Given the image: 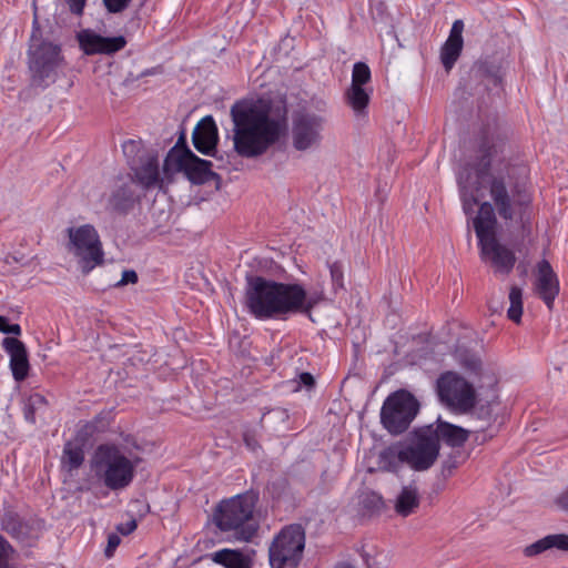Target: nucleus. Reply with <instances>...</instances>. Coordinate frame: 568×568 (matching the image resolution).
I'll list each match as a JSON object with an SVG mask.
<instances>
[{"mask_svg":"<svg viewBox=\"0 0 568 568\" xmlns=\"http://www.w3.org/2000/svg\"><path fill=\"white\" fill-rule=\"evenodd\" d=\"M437 393L442 403L455 412L466 413L476 403L473 385L454 372H446L438 378Z\"/></svg>","mask_w":568,"mask_h":568,"instance_id":"10","label":"nucleus"},{"mask_svg":"<svg viewBox=\"0 0 568 568\" xmlns=\"http://www.w3.org/2000/svg\"><path fill=\"white\" fill-rule=\"evenodd\" d=\"M463 30L464 23L462 20H456L450 29L449 37L442 48L440 59L443 65L449 71L457 61L463 49Z\"/></svg>","mask_w":568,"mask_h":568,"instance_id":"20","label":"nucleus"},{"mask_svg":"<svg viewBox=\"0 0 568 568\" xmlns=\"http://www.w3.org/2000/svg\"><path fill=\"white\" fill-rule=\"evenodd\" d=\"M457 183L465 214H473L480 203L473 225L483 260L490 262L497 272L509 273L515 264V255L496 240L495 211L506 222H524L531 204L526 168L510 165L489 152L476 165L462 169Z\"/></svg>","mask_w":568,"mask_h":568,"instance_id":"1","label":"nucleus"},{"mask_svg":"<svg viewBox=\"0 0 568 568\" xmlns=\"http://www.w3.org/2000/svg\"><path fill=\"white\" fill-rule=\"evenodd\" d=\"M556 501L559 507L568 510V488L557 497Z\"/></svg>","mask_w":568,"mask_h":568,"instance_id":"39","label":"nucleus"},{"mask_svg":"<svg viewBox=\"0 0 568 568\" xmlns=\"http://www.w3.org/2000/svg\"><path fill=\"white\" fill-rule=\"evenodd\" d=\"M371 81V70L364 62H356L352 71V83L345 97L347 104L352 108L357 118L366 115L372 90L366 88Z\"/></svg>","mask_w":568,"mask_h":568,"instance_id":"14","label":"nucleus"},{"mask_svg":"<svg viewBox=\"0 0 568 568\" xmlns=\"http://www.w3.org/2000/svg\"><path fill=\"white\" fill-rule=\"evenodd\" d=\"M337 568H354V567H352L349 565H342V566H338Z\"/></svg>","mask_w":568,"mask_h":568,"instance_id":"43","label":"nucleus"},{"mask_svg":"<svg viewBox=\"0 0 568 568\" xmlns=\"http://www.w3.org/2000/svg\"><path fill=\"white\" fill-rule=\"evenodd\" d=\"M176 173H183L191 182L201 184L210 180L211 162L197 158L186 148L175 145L164 160V174L173 178Z\"/></svg>","mask_w":568,"mask_h":568,"instance_id":"9","label":"nucleus"},{"mask_svg":"<svg viewBox=\"0 0 568 568\" xmlns=\"http://www.w3.org/2000/svg\"><path fill=\"white\" fill-rule=\"evenodd\" d=\"M138 281V275L132 270L123 271L121 280L118 282L119 286L126 284H134Z\"/></svg>","mask_w":568,"mask_h":568,"instance_id":"35","label":"nucleus"},{"mask_svg":"<svg viewBox=\"0 0 568 568\" xmlns=\"http://www.w3.org/2000/svg\"><path fill=\"white\" fill-rule=\"evenodd\" d=\"M109 204L112 205V206H116L119 203L115 199H110L109 200Z\"/></svg>","mask_w":568,"mask_h":568,"instance_id":"42","label":"nucleus"},{"mask_svg":"<svg viewBox=\"0 0 568 568\" xmlns=\"http://www.w3.org/2000/svg\"><path fill=\"white\" fill-rule=\"evenodd\" d=\"M425 429L430 433L433 438H436L438 444L443 442L452 447L462 446L468 438L466 429L439 419L436 426L430 425Z\"/></svg>","mask_w":568,"mask_h":568,"instance_id":"21","label":"nucleus"},{"mask_svg":"<svg viewBox=\"0 0 568 568\" xmlns=\"http://www.w3.org/2000/svg\"><path fill=\"white\" fill-rule=\"evenodd\" d=\"M255 504V496L247 493L224 499L216 506L213 520L220 530L233 532L236 539L247 540L252 534L248 523Z\"/></svg>","mask_w":568,"mask_h":568,"instance_id":"5","label":"nucleus"},{"mask_svg":"<svg viewBox=\"0 0 568 568\" xmlns=\"http://www.w3.org/2000/svg\"><path fill=\"white\" fill-rule=\"evenodd\" d=\"M324 300L322 291H306L298 283H283L262 276L251 277L245 290V307L257 320H284L310 314Z\"/></svg>","mask_w":568,"mask_h":568,"instance_id":"3","label":"nucleus"},{"mask_svg":"<svg viewBox=\"0 0 568 568\" xmlns=\"http://www.w3.org/2000/svg\"><path fill=\"white\" fill-rule=\"evenodd\" d=\"M72 12L80 14L85 4V0H67Z\"/></svg>","mask_w":568,"mask_h":568,"instance_id":"37","label":"nucleus"},{"mask_svg":"<svg viewBox=\"0 0 568 568\" xmlns=\"http://www.w3.org/2000/svg\"><path fill=\"white\" fill-rule=\"evenodd\" d=\"M84 460L83 449L73 444L67 443L61 457V467L64 471L71 473L79 468Z\"/></svg>","mask_w":568,"mask_h":568,"instance_id":"25","label":"nucleus"},{"mask_svg":"<svg viewBox=\"0 0 568 568\" xmlns=\"http://www.w3.org/2000/svg\"><path fill=\"white\" fill-rule=\"evenodd\" d=\"M134 172L138 181L145 187H162L165 181L169 182L172 179L164 174V168L160 172L159 160L154 155L145 156Z\"/></svg>","mask_w":568,"mask_h":568,"instance_id":"19","label":"nucleus"},{"mask_svg":"<svg viewBox=\"0 0 568 568\" xmlns=\"http://www.w3.org/2000/svg\"><path fill=\"white\" fill-rule=\"evenodd\" d=\"M192 140L195 149L203 154L210 155L215 150L219 134L212 116H205L197 123Z\"/></svg>","mask_w":568,"mask_h":568,"instance_id":"18","label":"nucleus"},{"mask_svg":"<svg viewBox=\"0 0 568 568\" xmlns=\"http://www.w3.org/2000/svg\"><path fill=\"white\" fill-rule=\"evenodd\" d=\"M67 251L75 260L83 274L90 273L104 262V251L97 229L91 224L67 230Z\"/></svg>","mask_w":568,"mask_h":568,"instance_id":"6","label":"nucleus"},{"mask_svg":"<svg viewBox=\"0 0 568 568\" xmlns=\"http://www.w3.org/2000/svg\"><path fill=\"white\" fill-rule=\"evenodd\" d=\"M2 346L10 356V368L14 379L23 381L29 372L28 354L23 343L13 337H6Z\"/></svg>","mask_w":568,"mask_h":568,"instance_id":"17","label":"nucleus"},{"mask_svg":"<svg viewBox=\"0 0 568 568\" xmlns=\"http://www.w3.org/2000/svg\"><path fill=\"white\" fill-rule=\"evenodd\" d=\"M364 559L369 568H381V564L377 560H371V555L368 552H365Z\"/></svg>","mask_w":568,"mask_h":568,"instance_id":"40","label":"nucleus"},{"mask_svg":"<svg viewBox=\"0 0 568 568\" xmlns=\"http://www.w3.org/2000/svg\"><path fill=\"white\" fill-rule=\"evenodd\" d=\"M305 535L301 526L285 527L270 547L272 568H296L304 550Z\"/></svg>","mask_w":568,"mask_h":568,"instance_id":"7","label":"nucleus"},{"mask_svg":"<svg viewBox=\"0 0 568 568\" xmlns=\"http://www.w3.org/2000/svg\"><path fill=\"white\" fill-rule=\"evenodd\" d=\"M131 0H103L110 12H120L128 7Z\"/></svg>","mask_w":568,"mask_h":568,"instance_id":"34","label":"nucleus"},{"mask_svg":"<svg viewBox=\"0 0 568 568\" xmlns=\"http://www.w3.org/2000/svg\"><path fill=\"white\" fill-rule=\"evenodd\" d=\"M534 290L548 308H551L559 293V281L551 265L546 260L537 263Z\"/></svg>","mask_w":568,"mask_h":568,"instance_id":"16","label":"nucleus"},{"mask_svg":"<svg viewBox=\"0 0 568 568\" xmlns=\"http://www.w3.org/2000/svg\"><path fill=\"white\" fill-rule=\"evenodd\" d=\"M479 365V363H475V366L473 367V371H476V367Z\"/></svg>","mask_w":568,"mask_h":568,"instance_id":"45","label":"nucleus"},{"mask_svg":"<svg viewBox=\"0 0 568 568\" xmlns=\"http://www.w3.org/2000/svg\"><path fill=\"white\" fill-rule=\"evenodd\" d=\"M214 562L225 568H250L251 558L248 555L233 549H221L211 555Z\"/></svg>","mask_w":568,"mask_h":568,"instance_id":"23","label":"nucleus"},{"mask_svg":"<svg viewBox=\"0 0 568 568\" xmlns=\"http://www.w3.org/2000/svg\"><path fill=\"white\" fill-rule=\"evenodd\" d=\"M47 409V400L44 396L41 394H32L30 395L26 402L23 407L24 418L33 424L36 423L37 416L43 413Z\"/></svg>","mask_w":568,"mask_h":568,"instance_id":"26","label":"nucleus"},{"mask_svg":"<svg viewBox=\"0 0 568 568\" xmlns=\"http://www.w3.org/2000/svg\"><path fill=\"white\" fill-rule=\"evenodd\" d=\"M378 556L383 557L385 560L387 559V556L384 552H379Z\"/></svg>","mask_w":568,"mask_h":568,"instance_id":"44","label":"nucleus"},{"mask_svg":"<svg viewBox=\"0 0 568 568\" xmlns=\"http://www.w3.org/2000/svg\"><path fill=\"white\" fill-rule=\"evenodd\" d=\"M77 38L80 48L88 55L112 54L123 49L126 43L122 36L103 37L91 29L80 31Z\"/></svg>","mask_w":568,"mask_h":568,"instance_id":"15","label":"nucleus"},{"mask_svg":"<svg viewBox=\"0 0 568 568\" xmlns=\"http://www.w3.org/2000/svg\"><path fill=\"white\" fill-rule=\"evenodd\" d=\"M138 445L128 439L118 444L100 445L92 458L97 477L111 490H122L131 485L141 463Z\"/></svg>","mask_w":568,"mask_h":568,"instance_id":"4","label":"nucleus"},{"mask_svg":"<svg viewBox=\"0 0 568 568\" xmlns=\"http://www.w3.org/2000/svg\"><path fill=\"white\" fill-rule=\"evenodd\" d=\"M417 412L416 398L406 390H397L384 402L381 419L386 429L393 434H399L409 426Z\"/></svg>","mask_w":568,"mask_h":568,"instance_id":"8","label":"nucleus"},{"mask_svg":"<svg viewBox=\"0 0 568 568\" xmlns=\"http://www.w3.org/2000/svg\"><path fill=\"white\" fill-rule=\"evenodd\" d=\"M426 429L405 446L406 464L414 470L422 471L433 466L439 454V445Z\"/></svg>","mask_w":568,"mask_h":568,"instance_id":"13","label":"nucleus"},{"mask_svg":"<svg viewBox=\"0 0 568 568\" xmlns=\"http://www.w3.org/2000/svg\"><path fill=\"white\" fill-rule=\"evenodd\" d=\"M326 118L315 112L298 114L293 120L292 145L300 152H313L321 148Z\"/></svg>","mask_w":568,"mask_h":568,"instance_id":"11","label":"nucleus"},{"mask_svg":"<svg viewBox=\"0 0 568 568\" xmlns=\"http://www.w3.org/2000/svg\"><path fill=\"white\" fill-rule=\"evenodd\" d=\"M507 315L513 322L520 323L523 315V290L518 286L510 288Z\"/></svg>","mask_w":568,"mask_h":568,"instance_id":"27","label":"nucleus"},{"mask_svg":"<svg viewBox=\"0 0 568 568\" xmlns=\"http://www.w3.org/2000/svg\"><path fill=\"white\" fill-rule=\"evenodd\" d=\"M120 545V537L116 535H110L108 538V547L105 549V554L108 557H111L115 548Z\"/></svg>","mask_w":568,"mask_h":568,"instance_id":"36","label":"nucleus"},{"mask_svg":"<svg viewBox=\"0 0 568 568\" xmlns=\"http://www.w3.org/2000/svg\"><path fill=\"white\" fill-rule=\"evenodd\" d=\"M136 528V521L134 519L129 520L128 523L119 526V531L123 535H129L134 531Z\"/></svg>","mask_w":568,"mask_h":568,"instance_id":"38","label":"nucleus"},{"mask_svg":"<svg viewBox=\"0 0 568 568\" xmlns=\"http://www.w3.org/2000/svg\"><path fill=\"white\" fill-rule=\"evenodd\" d=\"M13 548L2 536H0V568H16L13 565Z\"/></svg>","mask_w":568,"mask_h":568,"instance_id":"28","label":"nucleus"},{"mask_svg":"<svg viewBox=\"0 0 568 568\" xmlns=\"http://www.w3.org/2000/svg\"><path fill=\"white\" fill-rule=\"evenodd\" d=\"M549 549L568 550V535L555 534L546 536Z\"/></svg>","mask_w":568,"mask_h":568,"instance_id":"29","label":"nucleus"},{"mask_svg":"<svg viewBox=\"0 0 568 568\" xmlns=\"http://www.w3.org/2000/svg\"><path fill=\"white\" fill-rule=\"evenodd\" d=\"M295 383L297 385L293 388L294 390H300L302 387L312 388L314 385V377L310 373H302L298 375Z\"/></svg>","mask_w":568,"mask_h":568,"instance_id":"33","label":"nucleus"},{"mask_svg":"<svg viewBox=\"0 0 568 568\" xmlns=\"http://www.w3.org/2000/svg\"><path fill=\"white\" fill-rule=\"evenodd\" d=\"M61 62L62 58L58 45L32 40L29 50V67L36 80L43 84L54 82Z\"/></svg>","mask_w":568,"mask_h":568,"instance_id":"12","label":"nucleus"},{"mask_svg":"<svg viewBox=\"0 0 568 568\" xmlns=\"http://www.w3.org/2000/svg\"><path fill=\"white\" fill-rule=\"evenodd\" d=\"M419 503L420 497L417 488L408 485L404 486L397 494L394 501V508L396 514L402 517H407L417 510Z\"/></svg>","mask_w":568,"mask_h":568,"instance_id":"22","label":"nucleus"},{"mask_svg":"<svg viewBox=\"0 0 568 568\" xmlns=\"http://www.w3.org/2000/svg\"><path fill=\"white\" fill-rule=\"evenodd\" d=\"M548 549H549V546L547 542V538L544 537V538L530 544L529 546H527L525 548L524 552L526 556L531 557V556L539 555Z\"/></svg>","mask_w":568,"mask_h":568,"instance_id":"31","label":"nucleus"},{"mask_svg":"<svg viewBox=\"0 0 568 568\" xmlns=\"http://www.w3.org/2000/svg\"><path fill=\"white\" fill-rule=\"evenodd\" d=\"M329 273L333 286L335 288H342L344 286L343 267L338 263H333L329 265Z\"/></svg>","mask_w":568,"mask_h":568,"instance_id":"30","label":"nucleus"},{"mask_svg":"<svg viewBox=\"0 0 568 568\" xmlns=\"http://www.w3.org/2000/svg\"><path fill=\"white\" fill-rule=\"evenodd\" d=\"M403 464H406L405 446H392L379 454L378 465L383 470L397 471Z\"/></svg>","mask_w":568,"mask_h":568,"instance_id":"24","label":"nucleus"},{"mask_svg":"<svg viewBox=\"0 0 568 568\" xmlns=\"http://www.w3.org/2000/svg\"><path fill=\"white\" fill-rule=\"evenodd\" d=\"M0 332L6 334L20 335L21 327L18 324H10L4 316L0 315Z\"/></svg>","mask_w":568,"mask_h":568,"instance_id":"32","label":"nucleus"},{"mask_svg":"<svg viewBox=\"0 0 568 568\" xmlns=\"http://www.w3.org/2000/svg\"><path fill=\"white\" fill-rule=\"evenodd\" d=\"M234 151L247 159L265 154L288 131L286 104L268 98H246L230 110Z\"/></svg>","mask_w":568,"mask_h":568,"instance_id":"2","label":"nucleus"},{"mask_svg":"<svg viewBox=\"0 0 568 568\" xmlns=\"http://www.w3.org/2000/svg\"><path fill=\"white\" fill-rule=\"evenodd\" d=\"M138 146V143L134 141H128L123 144V150L125 153L129 151H133Z\"/></svg>","mask_w":568,"mask_h":568,"instance_id":"41","label":"nucleus"}]
</instances>
